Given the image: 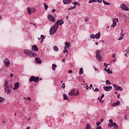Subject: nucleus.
<instances>
[{"instance_id":"obj_1","label":"nucleus","mask_w":129,"mask_h":129,"mask_svg":"<svg viewBox=\"0 0 129 129\" xmlns=\"http://www.w3.org/2000/svg\"><path fill=\"white\" fill-rule=\"evenodd\" d=\"M24 53L25 55L29 56V57H36L37 56V54L35 52H33L31 50L25 49L24 50Z\"/></svg>"},{"instance_id":"obj_2","label":"nucleus","mask_w":129,"mask_h":129,"mask_svg":"<svg viewBox=\"0 0 129 129\" xmlns=\"http://www.w3.org/2000/svg\"><path fill=\"white\" fill-rule=\"evenodd\" d=\"M42 80V79L39 77H35L34 76H31V77L29 79V81L30 82H32V81H34L35 83H37V82H39V81Z\"/></svg>"},{"instance_id":"obj_3","label":"nucleus","mask_w":129,"mask_h":129,"mask_svg":"<svg viewBox=\"0 0 129 129\" xmlns=\"http://www.w3.org/2000/svg\"><path fill=\"white\" fill-rule=\"evenodd\" d=\"M100 52H101V50L99 49L96 51V58L99 61H101L102 60V57H101V55H100Z\"/></svg>"},{"instance_id":"obj_4","label":"nucleus","mask_w":129,"mask_h":129,"mask_svg":"<svg viewBox=\"0 0 129 129\" xmlns=\"http://www.w3.org/2000/svg\"><path fill=\"white\" fill-rule=\"evenodd\" d=\"M59 28V26H57V24H55L54 26H53L49 30L50 33H56L57 32V30Z\"/></svg>"},{"instance_id":"obj_5","label":"nucleus","mask_w":129,"mask_h":129,"mask_svg":"<svg viewBox=\"0 0 129 129\" xmlns=\"http://www.w3.org/2000/svg\"><path fill=\"white\" fill-rule=\"evenodd\" d=\"M120 8L123 10V11H126V12H128L129 9L126 5L124 4H122L120 5Z\"/></svg>"},{"instance_id":"obj_6","label":"nucleus","mask_w":129,"mask_h":129,"mask_svg":"<svg viewBox=\"0 0 129 129\" xmlns=\"http://www.w3.org/2000/svg\"><path fill=\"white\" fill-rule=\"evenodd\" d=\"M118 22V19L114 18L113 20V23L112 25H111V28H115L116 27V23Z\"/></svg>"},{"instance_id":"obj_7","label":"nucleus","mask_w":129,"mask_h":129,"mask_svg":"<svg viewBox=\"0 0 129 129\" xmlns=\"http://www.w3.org/2000/svg\"><path fill=\"white\" fill-rule=\"evenodd\" d=\"M47 18L48 19V20H49V21L50 22H55V18H54L53 16H52V15L49 14V15L47 16Z\"/></svg>"},{"instance_id":"obj_8","label":"nucleus","mask_w":129,"mask_h":129,"mask_svg":"<svg viewBox=\"0 0 129 129\" xmlns=\"http://www.w3.org/2000/svg\"><path fill=\"white\" fill-rule=\"evenodd\" d=\"M63 24H64V21H63L62 19L57 20L55 23V25H57L58 27L59 25L61 26V25H63Z\"/></svg>"},{"instance_id":"obj_9","label":"nucleus","mask_w":129,"mask_h":129,"mask_svg":"<svg viewBox=\"0 0 129 129\" xmlns=\"http://www.w3.org/2000/svg\"><path fill=\"white\" fill-rule=\"evenodd\" d=\"M4 63L6 67H9V65H10V60L9 59L6 58L4 59Z\"/></svg>"},{"instance_id":"obj_10","label":"nucleus","mask_w":129,"mask_h":129,"mask_svg":"<svg viewBox=\"0 0 129 129\" xmlns=\"http://www.w3.org/2000/svg\"><path fill=\"white\" fill-rule=\"evenodd\" d=\"M113 87L116 89V90H118L119 91H122L123 90V89L121 88V87H117L116 85H113Z\"/></svg>"},{"instance_id":"obj_11","label":"nucleus","mask_w":129,"mask_h":129,"mask_svg":"<svg viewBox=\"0 0 129 129\" xmlns=\"http://www.w3.org/2000/svg\"><path fill=\"white\" fill-rule=\"evenodd\" d=\"M103 88H104V90H105V91H110V90H111V89H112V87L105 86L103 87Z\"/></svg>"},{"instance_id":"obj_12","label":"nucleus","mask_w":129,"mask_h":129,"mask_svg":"<svg viewBox=\"0 0 129 129\" xmlns=\"http://www.w3.org/2000/svg\"><path fill=\"white\" fill-rule=\"evenodd\" d=\"M31 50H32V51H34L35 52H38V47H37V45H34L32 46Z\"/></svg>"},{"instance_id":"obj_13","label":"nucleus","mask_w":129,"mask_h":129,"mask_svg":"<svg viewBox=\"0 0 129 129\" xmlns=\"http://www.w3.org/2000/svg\"><path fill=\"white\" fill-rule=\"evenodd\" d=\"M109 123L108 124V126H109V127H111V126H113V121L111 120V119H110L109 120Z\"/></svg>"},{"instance_id":"obj_14","label":"nucleus","mask_w":129,"mask_h":129,"mask_svg":"<svg viewBox=\"0 0 129 129\" xmlns=\"http://www.w3.org/2000/svg\"><path fill=\"white\" fill-rule=\"evenodd\" d=\"M120 104V102H119V101H117L116 102L113 103V104H112L111 106L115 107V106H117V105H119Z\"/></svg>"},{"instance_id":"obj_15","label":"nucleus","mask_w":129,"mask_h":129,"mask_svg":"<svg viewBox=\"0 0 129 129\" xmlns=\"http://www.w3.org/2000/svg\"><path fill=\"white\" fill-rule=\"evenodd\" d=\"M14 86H15L14 88V90H17V89H18V88H19V87L20 86V83H15L14 85Z\"/></svg>"},{"instance_id":"obj_16","label":"nucleus","mask_w":129,"mask_h":129,"mask_svg":"<svg viewBox=\"0 0 129 129\" xmlns=\"http://www.w3.org/2000/svg\"><path fill=\"white\" fill-rule=\"evenodd\" d=\"M69 95H71V96H72V95H75V90H72L69 93Z\"/></svg>"},{"instance_id":"obj_17","label":"nucleus","mask_w":129,"mask_h":129,"mask_svg":"<svg viewBox=\"0 0 129 129\" xmlns=\"http://www.w3.org/2000/svg\"><path fill=\"white\" fill-rule=\"evenodd\" d=\"M70 47V43L68 42H65V47H64V50H66L67 48H69Z\"/></svg>"},{"instance_id":"obj_18","label":"nucleus","mask_w":129,"mask_h":129,"mask_svg":"<svg viewBox=\"0 0 129 129\" xmlns=\"http://www.w3.org/2000/svg\"><path fill=\"white\" fill-rule=\"evenodd\" d=\"M72 0H63V3L64 5H69V4H70L71 3Z\"/></svg>"},{"instance_id":"obj_19","label":"nucleus","mask_w":129,"mask_h":129,"mask_svg":"<svg viewBox=\"0 0 129 129\" xmlns=\"http://www.w3.org/2000/svg\"><path fill=\"white\" fill-rule=\"evenodd\" d=\"M35 61L39 64H41V63H42V60L39 57H35Z\"/></svg>"},{"instance_id":"obj_20","label":"nucleus","mask_w":129,"mask_h":129,"mask_svg":"<svg viewBox=\"0 0 129 129\" xmlns=\"http://www.w3.org/2000/svg\"><path fill=\"white\" fill-rule=\"evenodd\" d=\"M124 36V33H121L120 37L118 39V41H120L121 40H122V39H123Z\"/></svg>"},{"instance_id":"obj_21","label":"nucleus","mask_w":129,"mask_h":129,"mask_svg":"<svg viewBox=\"0 0 129 129\" xmlns=\"http://www.w3.org/2000/svg\"><path fill=\"white\" fill-rule=\"evenodd\" d=\"M56 68H57V65H56L55 64H52V70H53V71H55L56 70Z\"/></svg>"},{"instance_id":"obj_22","label":"nucleus","mask_w":129,"mask_h":129,"mask_svg":"<svg viewBox=\"0 0 129 129\" xmlns=\"http://www.w3.org/2000/svg\"><path fill=\"white\" fill-rule=\"evenodd\" d=\"M27 13H28L29 15H31L32 14V8L30 7L27 8Z\"/></svg>"},{"instance_id":"obj_23","label":"nucleus","mask_w":129,"mask_h":129,"mask_svg":"<svg viewBox=\"0 0 129 129\" xmlns=\"http://www.w3.org/2000/svg\"><path fill=\"white\" fill-rule=\"evenodd\" d=\"M7 88H9V84L8 83V82L6 81L5 83V90H7Z\"/></svg>"},{"instance_id":"obj_24","label":"nucleus","mask_w":129,"mask_h":129,"mask_svg":"<svg viewBox=\"0 0 129 129\" xmlns=\"http://www.w3.org/2000/svg\"><path fill=\"white\" fill-rule=\"evenodd\" d=\"M95 39H99L100 38V33H98V34H96L95 35Z\"/></svg>"},{"instance_id":"obj_25","label":"nucleus","mask_w":129,"mask_h":129,"mask_svg":"<svg viewBox=\"0 0 129 129\" xmlns=\"http://www.w3.org/2000/svg\"><path fill=\"white\" fill-rule=\"evenodd\" d=\"M53 50L56 51V52H58V51H59V48H58L57 46L55 45L53 46Z\"/></svg>"},{"instance_id":"obj_26","label":"nucleus","mask_w":129,"mask_h":129,"mask_svg":"<svg viewBox=\"0 0 129 129\" xmlns=\"http://www.w3.org/2000/svg\"><path fill=\"white\" fill-rule=\"evenodd\" d=\"M113 126H114V128H115V129L118 128V125L116 123H113Z\"/></svg>"},{"instance_id":"obj_27","label":"nucleus","mask_w":129,"mask_h":129,"mask_svg":"<svg viewBox=\"0 0 129 129\" xmlns=\"http://www.w3.org/2000/svg\"><path fill=\"white\" fill-rule=\"evenodd\" d=\"M63 96V99H64V100H68V97L67 96V95H66V94H64Z\"/></svg>"},{"instance_id":"obj_28","label":"nucleus","mask_w":129,"mask_h":129,"mask_svg":"<svg viewBox=\"0 0 129 129\" xmlns=\"http://www.w3.org/2000/svg\"><path fill=\"white\" fill-rule=\"evenodd\" d=\"M103 3L106 6H109V5H110V3L107 2L105 1L104 0H103Z\"/></svg>"},{"instance_id":"obj_29","label":"nucleus","mask_w":129,"mask_h":129,"mask_svg":"<svg viewBox=\"0 0 129 129\" xmlns=\"http://www.w3.org/2000/svg\"><path fill=\"white\" fill-rule=\"evenodd\" d=\"M44 6L45 11H47L48 10V8H49V6L48 5H47V4L46 3L44 4Z\"/></svg>"},{"instance_id":"obj_30","label":"nucleus","mask_w":129,"mask_h":129,"mask_svg":"<svg viewBox=\"0 0 129 129\" xmlns=\"http://www.w3.org/2000/svg\"><path fill=\"white\" fill-rule=\"evenodd\" d=\"M84 71H83V68H80V71H79V74H83Z\"/></svg>"},{"instance_id":"obj_31","label":"nucleus","mask_w":129,"mask_h":129,"mask_svg":"<svg viewBox=\"0 0 129 129\" xmlns=\"http://www.w3.org/2000/svg\"><path fill=\"white\" fill-rule=\"evenodd\" d=\"M92 3H97V0H90L89 1V4H91Z\"/></svg>"},{"instance_id":"obj_32","label":"nucleus","mask_w":129,"mask_h":129,"mask_svg":"<svg viewBox=\"0 0 129 129\" xmlns=\"http://www.w3.org/2000/svg\"><path fill=\"white\" fill-rule=\"evenodd\" d=\"M86 129H91V126L89 124L86 125Z\"/></svg>"},{"instance_id":"obj_33","label":"nucleus","mask_w":129,"mask_h":129,"mask_svg":"<svg viewBox=\"0 0 129 129\" xmlns=\"http://www.w3.org/2000/svg\"><path fill=\"white\" fill-rule=\"evenodd\" d=\"M106 72H107L108 73V74H112V71H110L109 68H108Z\"/></svg>"},{"instance_id":"obj_34","label":"nucleus","mask_w":129,"mask_h":129,"mask_svg":"<svg viewBox=\"0 0 129 129\" xmlns=\"http://www.w3.org/2000/svg\"><path fill=\"white\" fill-rule=\"evenodd\" d=\"M109 84H111V83L109 82V80H106V85H109Z\"/></svg>"},{"instance_id":"obj_35","label":"nucleus","mask_w":129,"mask_h":129,"mask_svg":"<svg viewBox=\"0 0 129 129\" xmlns=\"http://www.w3.org/2000/svg\"><path fill=\"white\" fill-rule=\"evenodd\" d=\"M5 99L2 97H0V102H4Z\"/></svg>"},{"instance_id":"obj_36","label":"nucleus","mask_w":129,"mask_h":129,"mask_svg":"<svg viewBox=\"0 0 129 129\" xmlns=\"http://www.w3.org/2000/svg\"><path fill=\"white\" fill-rule=\"evenodd\" d=\"M79 93H80L79 91L77 90L76 93H75V96H78L79 95Z\"/></svg>"},{"instance_id":"obj_37","label":"nucleus","mask_w":129,"mask_h":129,"mask_svg":"<svg viewBox=\"0 0 129 129\" xmlns=\"http://www.w3.org/2000/svg\"><path fill=\"white\" fill-rule=\"evenodd\" d=\"M90 38H91L92 39H95V35L91 34L90 35Z\"/></svg>"},{"instance_id":"obj_38","label":"nucleus","mask_w":129,"mask_h":129,"mask_svg":"<svg viewBox=\"0 0 129 129\" xmlns=\"http://www.w3.org/2000/svg\"><path fill=\"white\" fill-rule=\"evenodd\" d=\"M36 13V9L31 8V13Z\"/></svg>"},{"instance_id":"obj_39","label":"nucleus","mask_w":129,"mask_h":129,"mask_svg":"<svg viewBox=\"0 0 129 129\" xmlns=\"http://www.w3.org/2000/svg\"><path fill=\"white\" fill-rule=\"evenodd\" d=\"M73 5H74V6H77V5H78V2L75 1L74 3H72Z\"/></svg>"},{"instance_id":"obj_40","label":"nucleus","mask_w":129,"mask_h":129,"mask_svg":"<svg viewBox=\"0 0 129 129\" xmlns=\"http://www.w3.org/2000/svg\"><path fill=\"white\" fill-rule=\"evenodd\" d=\"M74 9H76V6L72 7L69 10H74Z\"/></svg>"},{"instance_id":"obj_41","label":"nucleus","mask_w":129,"mask_h":129,"mask_svg":"<svg viewBox=\"0 0 129 129\" xmlns=\"http://www.w3.org/2000/svg\"><path fill=\"white\" fill-rule=\"evenodd\" d=\"M41 39H42V41H43V40H44V39H45V36L41 35Z\"/></svg>"},{"instance_id":"obj_42","label":"nucleus","mask_w":129,"mask_h":129,"mask_svg":"<svg viewBox=\"0 0 129 129\" xmlns=\"http://www.w3.org/2000/svg\"><path fill=\"white\" fill-rule=\"evenodd\" d=\"M88 21H89V18H88V17L85 18V22H88Z\"/></svg>"},{"instance_id":"obj_43","label":"nucleus","mask_w":129,"mask_h":129,"mask_svg":"<svg viewBox=\"0 0 129 129\" xmlns=\"http://www.w3.org/2000/svg\"><path fill=\"white\" fill-rule=\"evenodd\" d=\"M63 53H68V49H67V48H66V49H64V50H63Z\"/></svg>"},{"instance_id":"obj_44","label":"nucleus","mask_w":129,"mask_h":129,"mask_svg":"<svg viewBox=\"0 0 129 129\" xmlns=\"http://www.w3.org/2000/svg\"><path fill=\"white\" fill-rule=\"evenodd\" d=\"M96 129H102L101 126H97Z\"/></svg>"},{"instance_id":"obj_45","label":"nucleus","mask_w":129,"mask_h":129,"mask_svg":"<svg viewBox=\"0 0 129 129\" xmlns=\"http://www.w3.org/2000/svg\"><path fill=\"white\" fill-rule=\"evenodd\" d=\"M104 65L106 68H107V65H110V64H106V63H104Z\"/></svg>"},{"instance_id":"obj_46","label":"nucleus","mask_w":129,"mask_h":129,"mask_svg":"<svg viewBox=\"0 0 129 129\" xmlns=\"http://www.w3.org/2000/svg\"><path fill=\"white\" fill-rule=\"evenodd\" d=\"M62 87L63 89H65V83L62 84Z\"/></svg>"},{"instance_id":"obj_47","label":"nucleus","mask_w":129,"mask_h":129,"mask_svg":"<svg viewBox=\"0 0 129 129\" xmlns=\"http://www.w3.org/2000/svg\"><path fill=\"white\" fill-rule=\"evenodd\" d=\"M101 124V122H97L96 123V125H98V126H99L98 125H99Z\"/></svg>"},{"instance_id":"obj_48","label":"nucleus","mask_w":129,"mask_h":129,"mask_svg":"<svg viewBox=\"0 0 129 129\" xmlns=\"http://www.w3.org/2000/svg\"><path fill=\"white\" fill-rule=\"evenodd\" d=\"M97 2H98L99 4H101V3H102V0H97Z\"/></svg>"},{"instance_id":"obj_49","label":"nucleus","mask_w":129,"mask_h":129,"mask_svg":"<svg viewBox=\"0 0 129 129\" xmlns=\"http://www.w3.org/2000/svg\"><path fill=\"white\" fill-rule=\"evenodd\" d=\"M94 91H99V90L98 89V88H96L94 90Z\"/></svg>"},{"instance_id":"obj_50","label":"nucleus","mask_w":129,"mask_h":129,"mask_svg":"<svg viewBox=\"0 0 129 129\" xmlns=\"http://www.w3.org/2000/svg\"><path fill=\"white\" fill-rule=\"evenodd\" d=\"M27 100H29V101H32V99H31V98H30V97H28L27 98Z\"/></svg>"},{"instance_id":"obj_51","label":"nucleus","mask_w":129,"mask_h":129,"mask_svg":"<svg viewBox=\"0 0 129 129\" xmlns=\"http://www.w3.org/2000/svg\"><path fill=\"white\" fill-rule=\"evenodd\" d=\"M103 97H104V94H102V95L101 96V99H102V98H103Z\"/></svg>"},{"instance_id":"obj_52","label":"nucleus","mask_w":129,"mask_h":129,"mask_svg":"<svg viewBox=\"0 0 129 129\" xmlns=\"http://www.w3.org/2000/svg\"><path fill=\"white\" fill-rule=\"evenodd\" d=\"M10 77H11V78H13V77H14V74H11L10 75Z\"/></svg>"},{"instance_id":"obj_53","label":"nucleus","mask_w":129,"mask_h":129,"mask_svg":"<svg viewBox=\"0 0 129 129\" xmlns=\"http://www.w3.org/2000/svg\"><path fill=\"white\" fill-rule=\"evenodd\" d=\"M68 72H69V73L71 74L72 73V70H69Z\"/></svg>"},{"instance_id":"obj_54","label":"nucleus","mask_w":129,"mask_h":129,"mask_svg":"<svg viewBox=\"0 0 129 129\" xmlns=\"http://www.w3.org/2000/svg\"><path fill=\"white\" fill-rule=\"evenodd\" d=\"M119 32H121V33H122V29H121V28H119Z\"/></svg>"},{"instance_id":"obj_55","label":"nucleus","mask_w":129,"mask_h":129,"mask_svg":"<svg viewBox=\"0 0 129 129\" xmlns=\"http://www.w3.org/2000/svg\"><path fill=\"white\" fill-rule=\"evenodd\" d=\"M56 12V9H53L52 10V13H55Z\"/></svg>"},{"instance_id":"obj_56","label":"nucleus","mask_w":129,"mask_h":129,"mask_svg":"<svg viewBox=\"0 0 129 129\" xmlns=\"http://www.w3.org/2000/svg\"><path fill=\"white\" fill-rule=\"evenodd\" d=\"M124 119H127V117L125 115L124 116Z\"/></svg>"},{"instance_id":"obj_57","label":"nucleus","mask_w":129,"mask_h":129,"mask_svg":"<svg viewBox=\"0 0 129 129\" xmlns=\"http://www.w3.org/2000/svg\"><path fill=\"white\" fill-rule=\"evenodd\" d=\"M102 99H101L100 100V102H101V103H103V101H102Z\"/></svg>"},{"instance_id":"obj_58","label":"nucleus","mask_w":129,"mask_h":129,"mask_svg":"<svg viewBox=\"0 0 129 129\" xmlns=\"http://www.w3.org/2000/svg\"><path fill=\"white\" fill-rule=\"evenodd\" d=\"M102 99H101L100 100V102H101V103H103V101H102Z\"/></svg>"},{"instance_id":"obj_59","label":"nucleus","mask_w":129,"mask_h":129,"mask_svg":"<svg viewBox=\"0 0 129 129\" xmlns=\"http://www.w3.org/2000/svg\"><path fill=\"white\" fill-rule=\"evenodd\" d=\"M92 86H93V85H92V84L90 85V89H91V87H92Z\"/></svg>"},{"instance_id":"obj_60","label":"nucleus","mask_w":129,"mask_h":129,"mask_svg":"<svg viewBox=\"0 0 129 129\" xmlns=\"http://www.w3.org/2000/svg\"><path fill=\"white\" fill-rule=\"evenodd\" d=\"M112 57L114 58V57H115V54H114V53H113Z\"/></svg>"},{"instance_id":"obj_61","label":"nucleus","mask_w":129,"mask_h":129,"mask_svg":"<svg viewBox=\"0 0 129 129\" xmlns=\"http://www.w3.org/2000/svg\"><path fill=\"white\" fill-rule=\"evenodd\" d=\"M62 61L63 62V63H65V59H63L62 60Z\"/></svg>"},{"instance_id":"obj_62","label":"nucleus","mask_w":129,"mask_h":129,"mask_svg":"<svg viewBox=\"0 0 129 129\" xmlns=\"http://www.w3.org/2000/svg\"><path fill=\"white\" fill-rule=\"evenodd\" d=\"M50 35H51V36L54 35V33H50Z\"/></svg>"},{"instance_id":"obj_63","label":"nucleus","mask_w":129,"mask_h":129,"mask_svg":"<svg viewBox=\"0 0 129 129\" xmlns=\"http://www.w3.org/2000/svg\"><path fill=\"white\" fill-rule=\"evenodd\" d=\"M120 96V94H119L118 95V96H117V98H119V96Z\"/></svg>"},{"instance_id":"obj_64","label":"nucleus","mask_w":129,"mask_h":129,"mask_svg":"<svg viewBox=\"0 0 129 129\" xmlns=\"http://www.w3.org/2000/svg\"><path fill=\"white\" fill-rule=\"evenodd\" d=\"M101 122H103V119H101Z\"/></svg>"}]
</instances>
